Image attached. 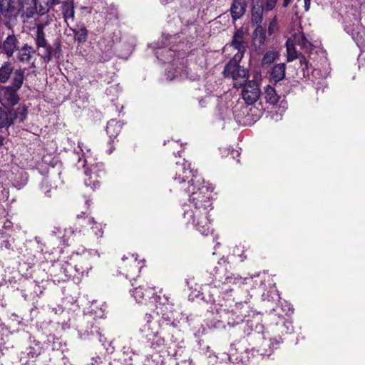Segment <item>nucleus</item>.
Here are the masks:
<instances>
[{
    "mask_svg": "<svg viewBox=\"0 0 365 365\" xmlns=\"http://www.w3.org/2000/svg\"><path fill=\"white\" fill-rule=\"evenodd\" d=\"M50 185L48 184V182L47 180H44L42 184H41V189L42 190V192H44V194L48 196V197H51V188H49Z\"/></svg>",
    "mask_w": 365,
    "mask_h": 365,
    "instance_id": "c03bdc74",
    "label": "nucleus"
},
{
    "mask_svg": "<svg viewBox=\"0 0 365 365\" xmlns=\"http://www.w3.org/2000/svg\"><path fill=\"white\" fill-rule=\"evenodd\" d=\"M279 30V26L277 23V16H274L273 19L269 22L268 29H267V33L269 36H272L276 32H277Z\"/></svg>",
    "mask_w": 365,
    "mask_h": 365,
    "instance_id": "a19ab883",
    "label": "nucleus"
},
{
    "mask_svg": "<svg viewBox=\"0 0 365 365\" xmlns=\"http://www.w3.org/2000/svg\"><path fill=\"white\" fill-rule=\"evenodd\" d=\"M264 98L267 103L274 105L278 102L279 96L275 90L270 86H267L264 89Z\"/></svg>",
    "mask_w": 365,
    "mask_h": 365,
    "instance_id": "473e14b6",
    "label": "nucleus"
},
{
    "mask_svg": "<svg viewBox=\"0 0 365 365\" xmlns=\"http://www.w3.org/2000/svg\"><path fill=\"white\" fill-rule=\"evenodd\" d=\"M13 73V67L10 62H4L0 67V82L5 83Z\"/></svg>",
    "mask_w": 365,
    "mask_h": 365,
    "instance_id": "393cba45",
    "label": "nucleus"
},
{
    "mask_svg": "<svg viewBox=\"0 0 365 365\" xmlns=\"http://www.w3.org/2000/svg\"><path fill=\"white\" fill-rule=\"evenodd\" d=\"M253 40L255 44L259 46H264L266 41V35L263 28L261 26H257L253 33Z\"/></svg>",
    "mask_w": 365,
    "mask_h": 365,
    "instance_id": "bb28decb",
    "label": "nucleus"
},
{
    "mask_svg": "<svg viewBox=\"0 0 365 365\" xmlns=\"http://www.w3.org/2000/svg\"><path fill=\"white\" fill-rule=\"evenodd\" d=\"M33 1L34 0H26L24 1L19 2L21 7L18 9V11L21 17L26 19H30L33 17L36 11V8L33 5Z\"/></svg>",
    "mask_w": 365,
    "mask_h": 365,
    "instance_id": "a211bd4d",
    "label": "nucleus"
},
{
    "mask_svg": "<svg viewBox=\"0 0 365 365\" xmlns=\"http://www.w3.org/2000/svg\"><path fill=\"white\" fill-rule=\"evenodd\" d=\"M79 335H80V337L81 339H86V338H88L90 335H92V336H99V341L103 344V345H104V343H105V341H106V339H104L101 334L100 333L99 331V329L97 327H92L91 328V333H89L88 331H85L84 333H81L80 332L79 333Z\"/></svg>",
    "mask_w": 365,
    "mask_h": 365,
    "instance_id": "4c0bfd02",
    "label": "nucleus"
},
{
    "mask_svg": "<svg viewBox=\"0 0 365 365\" xmlns=\"http://www.w3.org/2000/svg\"><path fill=\"white\" fill-rule=\"evenodd\" d=\"M33 52L32 47L25 45L19 51L18 58L21 62L27 63L30 61Z\"/></svg>",
    "mask_w": 365,
    "mask_h": 365,
    "instance_id": "c756f323",
    "label": "nucleus"
},
{
    "mask_svg": "<svg viewBox=\"0 0 365 365\" xmlns=\"http://www.w3.org/2000/svg\"><path fill=\"white\" fill-rule=\"evenodd\" d=\"M155 305L156 312L158 315H161L162 318L168 322L174 320V305L170 301L168 294H163L162 289L159 291V294L153 297L152 300L149 302L150 307Z\"/></svg>",
    "mask_w": 365,
    "mask_h": 365,
    "instance_id": "423d86ee",
    "label": "nucleus"
},
{
    "mask_svg": "<svg viewBox=\"0 0 365 365\" xmlns=\"http://www.w3.org/2000/svg\"><path fill=\"white\" fill-rule=\"evenodd\" d=\"M294 44H295L294 40H292L291 38H289L286 42L287 61H292L298 58Z\"/></svg>",
    "mask_w": 365,
    "mask_h": 365,
    "instance_id": "e433bc0d",
    "label": "nucleus"
},
{
    "mask_svg": "<svg viewBox=\"0 0 365 365\" xmlns=\"http://www.w3.org/2000/svg\"><path fill=\"white\" fill-rule=\"evenodd\" d=\"M121 130V124L115 120H110L107 123L106 132L110 138H115Z\"/></svg>",
    "mask_w": 365,
    "mask_h": 365,
    "instance_id": "b1692460",
    "label": "nucleus"
},
{
    "mask_svg": "<svg viewBox=\"0 0 365 365\" xmlns=\"http://www.w3.org/2000/svg\"><path fill=\"white\" fill-rule=\"evenodd\" d=\"M299 63L301 66L302 67L303 71H304L305 69H308L309 61L304 56L299 57Z\"/></svg>",
    "mask_w": 365,
    "mask_h": 365,
    "instance_id": "de8ad7c7",
    "label": "nucleus"
},
{
    "mask_svg": "<svg viewBox=\"0 0 365 365\" xmlns=\"http://www.w3.org/2000/svg\"><path fill=\"white\" fill-rule=\"evenodd\" d=\"M167 46L168 44L163 43L162 46H158V43H157V46L154 48L156 57L164 62L169 61L175 55V51L168 48Z\"/></svg>",
    "mask_w": 365,
    "mask_h": 365,
    "instance_id": "4468645a",
    "label": "nucleus"
},
{
    "mask_svg": "<svg viewBox=\"0 0 365 365\" xmlns=\"http://www.w3.org/2000/svg\"><path fill=\"white\" fill-rule=\"evenodd\" d=\"M285 70L286 66L284 63L274 65L270 73L271 78L274 82H279L282 81L285 76Z\"/></svg>",
    "mask_w": 365,
    "mask_h": 365,
    "instance_id": "4be33fe9",
    "label": "nucleus"
},
{
    "mask_svg": "<svg viewBox=\"0 0 365 365\" xmlns=\"http://www.w3.org/2000/svg\"><path fill=\"white\" fill-rule=\"evenodd\" d=\"M304 9H305V11H308L310 7L311 0H304Z\"/></svg>",
    "mask_w": 365,
    "mask_h": 365,
    "instance_id": "8fccbe9b",
    "label": "nucleus"
},
{
    "mask_svg": "<svg viewBox=\"0 0 365 365\" xmlns=\"http://www.w3.org/2000/svg\"><path fill=\"white\" fill-rule=\"evenodd\" d=\"M279 57V52L277 51H267L261 61V65L262 67H267L272 63Z\"/></svg>",
    "mask_w": 365,
    "mask_h": 365,
    "instance_id": "cd10ccee",
    "label": "nucleus"
},
{
    "mask_svg": "<svg viewBox=\"0 0 365 365\" xmlns=\"http://www.w3.org/2000/svg\"><path fill=\"white\" fill-rule=\"evenodd\" d=\"M112 152H113V148H110V149L109 150V152H108V153L110 154V153H112Z\"/></svg>",
    "mask_w": 365,
    "mask_h": 365,
    "instance_id": "6e6d98bb",
    "label": "nucleus"
},
{
    "mask_svg": "<svg viewBox=\"0 0 365 365\" xmlns=\"http://www.w3.org/2000/svg\"><path fill=\"white\" fill-rule=\"evenodd\" d=\"M293 40L296 45L299 46L301 48L304 49L306 52H311L314 48V46L307 39L303 32L295 34L293 36Z\"/></svg>",
    "mask_w": 365,
    "mask_h": 365,
    "instance_id": "aec40b11",
    "label": "nucleus"
},
{
    "mask_svg": "<svg viewBox=\"0 0 365 365\" xmlns=\"http://www.w3.org/2000/svg\"><path fill=\"white\" fill-rule=\"evenodd\" d=\"M75 36V39L78 43L86 42L88 38V31L84 26H81L78 29L73 31Z\"/></svg>",
    "mask_w": 365,
    "mask_h": 365,
    "instance_id": "c9c22d12",
    "label": "nucleus"
},
{
    "mask_svg": "<svg viewBox=\"0 0 365 365\" xmlns=\"http://www.w3.org/2000/svg\"><path fill=\"white\" fill-rule=\"evenodd\" d=\"M226 111H227V117L228 118H230L231 117V115H232L231 110L227 109Z\"/></svg>",
    "mask_w": 365,
    "mask_h": 365,
    "instance_id": "864d4df0",
    "label": "nucleus"
},
{
    "mask_svg": "<svg viewBox=\"0 0 365 365\" xmlns=\"http://www.w3.org/2000/svg\"><path fill=\"white\" fill-rule=\"evenodd\" d=\"M173 179L180 189L189 193V203L183 205L184 219L202 235H208L212 232L207 215L212 210V190L204 185L202 177L185 160L182 163H176Z\"/></svg>",
    "mask_w": 365,
    "mask_h": 365,
    "instance_id": "f03ea898",
    "label": "nucleus"
},
{
    "mask_svg": "<svg viewBox=\"0 0 365 365\" xmlns=\"http://www.w3.org/2000/svg\"><path fill=\"white\" fill-rule=\"evenodd\" d=\"M11 125H12V120L9 111L6 112L0 108V128H8Z\"/></svg>",
    "mask_w": 365,
    "mask_h": 365,
    "instance_id": "72a5a7b5",
    "label": "nucleus"
},
{
    "mask_svg": "<svg viewBox=\"0 0 365 365\" xmlns=\"http://www.w3.org/2000/svg\"><path fill=\"white\" fill-rule=\"evenodd\" d=\"M44 29V24H39L37 25L35 41L38 48H43V58L46 62H48L52 58L53 48L47 43L45 38Z\"/></svg>",
    "mask_w": 365,
    "mask_h": 365,
    "instance_id": "0eeeda50",
    "label": "nucleus"
},
{
    "mask_svg": "<svg viewBox=\"0 0 365 365\" xmlns=\"http://www.w3.org/2000/svg\"><path fill=\"white\" fill-rule=\"evenodd\" d=\"M78 150H76L78 156V162L76 163L77 168L85 169L86 165H89V168L85 170V175L86 178L84 180L86 186L91 187L93 190L96 189L98 185L97 178L101 176L102 170L101 168L103 167L101 163H96V165L91 163V149H89L83 143H78Z\"/></svg>",
    "mask_w": 365,
    "mask_h": 365,
    "instance_id": "7ed1b4c3",
    "label": "nucleus"
},
{
    "mask_svg": "<svg viewBox=\"0 0 365 365\" xmlns=\"http://www.w3.org/2000/svg\"><path fill=\"white\" fill-rule=\"evenodd\" d=\"M246 6L245 0H234L230 8L232 17L235 20L240 19L245 13Z\"/></svg>",
    "mask_w": 365,
    "mask_h": 365,
    "instance_id": "6ab92c4d",
    "label": "nucleus"
},
{
    "mask_svg": "<svg viewBox=\"0 0 365 365\" xmlns=\"http://www.w3.org/2000/svg\"><path fill=\"white\" fill-rule=\"evenodd\" d=\"M290 2H291V0H284L283 6L284 7H286L289 4Z\"/></svg>",
    "mask_w": 365,
    "mask_h": 365,
    "instance_id": "603ef678",
    "label": "nucleus"
},
{
    "mask_svg": "<svg viewBox=\"0 0 365 365\" xmlns=\"http://www.w3.org/2000/svg\"><path fill=\"white\" fill-rule=\"evenodd\" d=\"M18 40L14 35H9L6 37L1 46L4 53L9 58L11 57L17 48Z\"/></svg>",
    "mask_w": 365,
    "mask_h": 365,
    "instance_id": "f3484780",
    "label": "nucleus"
},
{
    "mask_svg": "<svg viewBox=\"0 0 365 365\" xmlns=\"http://www.w3.org/2000/svg\"><path fill=\"white\" fill-rule=\"evenodd\" d=\"M155 292L153 288L139 286L136 287L132 292V295L135 301L139 304H147L152 300Z\"/></svg>",
    "mask_w": 365,
    "mask_h": 365,
    "instance_id": "f8f14e48",
    "label": "nucleus"
},
{
    "mask_svg": "<svg viewBox=\"0 0 365 365\" xmlns=\"http://www.w3.org/2000/svg\"><path fill=\"white\" fill-rule=\"evenodd\" d=\"M81 236V234H80V232H78V233H75L74 230L71 228V227H69V228H67L65 230V234L63 235V242L65 244H66L67 245H69V238L71 237H73V240H74V238L77 237H80Z\"/></svg>",
    "mask_w": 365,
    "mask_h": 365,
    "instance_id": "58836bf2",
    "label": "nucleus"
},
{
    "mask_svg": "<svg viewBox=\"0 0 365 365\" xmlns=\"http://www.w3.org/2000/svg\"><path fill=\"white\" fill-rule=\"evenodd\" d=\"M82 252L84 254V256L83 257H81V261L86 259L87 256H88V255H91V256L94 255V256H97V257H99V254L98 253V252L96 250H91L85 252V250H83Z\"/></svg>",
    "mask_w": 365,
    "mask_h": 365,
    "instance_id": "49530a36",
    "label": "nucleus"
},
{
    "mask_svg": "<svg viewBox=\"0 0 365 365\" xmlns=\"http://www.w3.org/2000/svg\"><path fill=\"white\" fill-rule=\"evenodd\" d=\"M17 91L11 86H1L0 88V103L1 105L6 107L17 104L19 101Z\"/></svg>",
    "mask_w": 365,
    "mask_h": 365,
    "instance_id": "6e6552de",
    "label": "nucleus"
},
{
    "mask_svg": "<svg viewBox=\"0 0 365 365\" xmlns=\"http://www.w3.org/2000/svg\"><path fill=\"white\" fill-rule=\"evenodd\" d=\"M92 224L91 230L97 238L101 237L103 235V229L101 224L97 223L93 219L90 220Z\"/></svg>",
    "mask_w": 365,
    "mask_h": 365,
    "instance_id": "ea45409f",
    "label": "nucleus"
},
{
    "mask_svg": "<svg viewBox=\"0 0 365 365\" xmlns=\"http://www.w3.org/2000/svg\"><path fill=\"white\" fill-rule=\"evenodd\" d=\"M237 52L225 67V71H229L235 66H240L239 62L242 60L246 49H237Z\"/></svg>",
    "mask_w": 365,
    "mask_h": 365,
    "instance_id": "7c9ffc66",
    "label": "nucleus"
},
{
    "mask_svg": "<svg viewBox=\"0 0 365 365\" xmlns=\"http://www.w3.org/2000/svg\"><path fill=\"white\" fill-rule=\"evenodd\" d=\"M125 259H128L130 264L129 272L132 274H137L140 272L143 265L140 262L137 260V257L134 255H131L130 257H123L122 260L124 262Z\"/></svg>",
    "mask_w": 365,
    "mask_h": 365,
    "instance_id": "a878e982",
    "label": "nucleus"
},
{
    "mask_svg": "<svg viewBox=\"0 0 365 365\" xmlns=\"http://www.w3.org/2000/svg\"><path fill=\"white\" fill-rule=\"evenodd\" d=\"M12 124L14 123H22L27 117V108L24 106H20L16 109L9 110Z\"/></svg>",
    "mask_w": 365,
    "mask_h": 365,
    "instance_id": "412c9836",
    "label": "nucleus"
},
{
    "mask_svg": "<svg viewBox=\"0 0 365 365\" xmlns=\"http://www.w3.org/2000/svg\"><path fill=\"white\" fill-rule=\"evenodd\" d=\"M277 0H265V10L272 11L276 6Z\"/></svg>",
    "mask_w": 365,
    "mask_h": 365,
    "instance_id": "a18cd8bd",
    "label": "nucleus"
},
{
    "mask_svg": "<svg viewBox=\"0 0 365 365\" xmlns=\"http://www.w3.org/2000/svg\"><path fill=\"white\" fill-rule=\"evenodd\" d=\"M24 79V71L19 68L14 71L12 78L13 88L19 90L21 88Z\"/></svg>",
    "mask_w": 365,
    "mask_h": 365,
    "instance_id": "c85d7f7f",
    "label": "nucleus"
},
{
    "mask_svg": "<svg viewBox=\"0 0 365 365\" xmlns=\"http://www.w3.org/2000/svg\"><path fill=\"white\" fill-rule=\"evenodd\" d=\"M62 13L63 15V18L66 21L69 19H73L74 18V7L73 3L71 2H66L62 6Z\"/></svg>",
    "mask_w": 365,
    "mask_h": 365,
    "instance_id": "f704fd0d",
    "label": "nucleus"
},
{
    "mask_svg": "<svg viewBox=\"0 0 365 365\" xmlns=\"http://www.w3.org/2000/svg\"><path fill=\"white\" fill-rule=\"evenodd\" d=\"M170 71H168L166 73V76H167V78H168L169 80H173L174 79L175 77H178L179 75L180 76H182V75L180 74V72L179 71V69H175V74H170Z\"/></svg>",
    "mask_w": 365,
    "mask_h": 365,
    "instance_id": "09e8293b",
    "label": "nucleus"
},
{
    "mask_svg": "<svg viewBox=\"0 0 365 365\" xmlns=\"http://www.w3.org/2000/svg\"><path fill=\"white\" fill-rule=\"evenodd\" d=\"M91 312L98 317H103L104 314V309L102 307L96 309V302L93 303Z\"/></svg>",
    "mask_w": 365,
    "mask_h": 365,
    "instance_id": "37998d69",
    "label": "nucleus"
},
{
    "mask_svg": "<svg viewBox=\"0 0 365 365\" xmlns=\"http://www.w3.org/2000/svg\"><path fill=\"white\" fill-rule=\"evenodd\" d=\"M207 279L204 298L212 304L211 310L214 314L210 322V327L221 329L227 327H233L244 321L247 322L255 312L247 302H236L228 299L230 293L244 284L247 278L242 279L238 274L227 272L226 268L218 262Z\"/></svg>",
    "mask_w": 365,
    "mask_h": 365,
    "instance_id": "f257e3e1",
    "label": "nucleus"
},
{
    "mask_svg": "<svg viewBox=\"0 0 365 365\" xmlns=\"http://www.w3.org/2000/svg\"><path fill=\"white\" fill-rule=\"evenodd\" d=\"M92 365H111V363L109 360L106 358H101L98 356L92 358L91 359Z\"/></svg>",
    "mask_w": 365,
    "mask_h": 365,
    "instance_id": "79ce46f5",
    "label": "nucleus"
},
{
    "mask_svg": "<svg viewBox=\"0 0 365 365\" xmlns=\"http://www.w3.org/2000/svg\"><path fill=\"white\" fill-rule=\"evenodd\" d=\"M52 4H58V1H57L56 0H53Z\"/></svg>",
    "mask_w": 365,
    "mask_h": 365,
    "instance_id": "5fc2aeb1",
    "label": "nucleus"
},
{
    "mask_svg": "<svg viewBox=\"0 0 365 365\" xmlns=\"http://www.w3.org/2000/svg\"><path fill=\"white\" fill-rule=\"evenodd\" d=\"M42 350L43 349L40 342L34 341L27 349V355L30 358L34 359L41 354Z\"/></svg>",
    "mask_w": 365,
    "mask_h": 365,
    "instance_id": "2f4dec72",
    "label": "nucleus"
},
{
    "mask_svg": "<svg viewBox=\"0 0 365 365\" xmlns=\"http://www.w3.org/2000/svg\"><path fill=\"white\" fill-rule=\"evenodd\" d=\"M245 88L242 92V98L247 104L252 105L257 101L259 96V88L254 81H250L248 84L244 85Z\"/></svg>",
    "mask_w": 365,
    "mask_h": 365,
    "instance_id": "9b49d317",
    "label": "nucleus"
},
{
    "mask_svg": "<svg viewBox=\"0 0 365 365\" xmlns=\"http://www.w3.org/2000/svg\"><path fill=\"white\" fill-rule=\"evenodd\" d=\"M346 30L352 36V38L360 48L365 46V29L364 27L357 26L352 31H349L348 28H346Z\"/></svg>",
    "mask_w": 365,
    "mask_h": 365,
    "instance_id": "dca6fc26",
    "label": "nucleus"
},
{
    "mask_svg": "<svg viewBox=\"0 0 365 365\" xmlns=\"http://www.w3.org/2000/svg\"><path fill=\"white\" fill-rule=\"evenodd\" d=\"M280 342L279 339H264L259 349V354L262 356H269L272 351L277 348Z\"/></svg>",
    "mask_w": 365,
    "mask_h": 365,
    "instance_id": "2eb2a0df",
    "label": "nucleus"
},
{
    "mask_svg": "<svg viewBox=\"0 0 365 365\" xmlns=\"http://www.w3.org/2000/svg\"><path fill=\"white\" fill-rule=\"evenodd\" d=\"M91 269V265L88 262L83 265L79 264L73 266L68 262H61L52 266L51 272L56 273L59 279L64 281L70 277H78L83 276L85 273L88 274Z\"/></svg>",
    "mask_w": 365,
    "mask_h": 365,
    "instance_id": "39448f33",
    "label": "nucleus"
},
{
    "mask_svg": "<svg viewBox=\"0 0 365 365\" xmlns=\"http://www.w3.org/2000/svg\"><path fill=\"white\" fill-rule=\"evenodd\" d=\"M251 20L252 24L261 26L263 19V2L262 0H252Z\"/></svg>",
    "mask_w": 365,
    "mask_h": 365,
    "instance_id": "ddd939ff",
    "label": "nucleus"
},
{
    "mask_svg": "<svg viewBox=\"0 0 365 365\" xmlns=\"http://www.w3.org/2000/svg\"><path fill=\"white\" fill-rule=\"evenodd\" d=\"M227 77H231L234 81V86L236 88L242 87L245 85L249 75L248 71L240 66H235L230 68L229 71H223Z\"/></svg>",
    "mask_w": 365,
    "mask_h": 365,
    "instance_id": "1a4fd4ad",
    "label": "nucleus"
},
{
    "mask_svg": "<svg viewBox=\"0 0 365 365\" xmlns=\"http://www.w3.org/2000/svg\"><path fill=\"white\" fill-rule=\"evenodd\" d=\"M18 8L14 0H0V16L11 20L19 14Z\"/></svg>",
    "mask_w": 365,
    "mask_h": 365,
    "instance_id": "9d476101",
    "label": "nucleus"
},
{
    "mask_svg": "<svg viewBox=\"0 0 365 365\" xmlns=\"http://www.w3.org/2000/svg\"><path fill=\"white\" fill-rule=\"evenodd\" d=\"M143 321L145 323L140 328L143 336L147 339L153 349L163 347L165 339L162 336L158 322L154 320L150 314L145 315Z\"/></svg>",
    "mask_w": 365,
    "mask_h": 365,
    "instance_id": "20e7f679",
    "label": "nucleus"
},
{
    "mask_svg": "<svg viewBox=\"0 0 365 365\" xmlns=\"http://www.w3.org/2000/svg\"><path fill=\"white\" fill-rule=\"evenodd\" d=\"M231 154L232 155L233 158H235V156H238L240 155L238 150H232Z\"/></svg>",
    "mask_w": 365,
    "mask_h": 365,
    "instance_id": "3c124183",
    "label": "nucleus"
},
{
    "mask_svg": "<svg viewBox=\"0 0 365 365\" xmlns=\"http://www.w3.org/2000/svg\"><path fill=\"white\" fill-rule=\"evenodd\" d=\"M244 31L242 29L236 31L233 36L232 46L235 49H246L247 43L245 41Z\"/></svg>",
    "mask_w": 365,
    "mask_h": 365,
    "instance_id": "5701e85b",
    "label": "nucleus"
}]
</instances>
